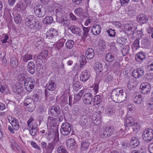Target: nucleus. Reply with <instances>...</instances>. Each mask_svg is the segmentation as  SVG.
Wrapping results in <instances>:
<instances>
[{"instance_id": "e2e57ef3", "label": "nucleus", "mask_w": 153, "mask_h": 153, "mask_svg": "<svg viewBox=\"0 0 153 153\" xmlns=\"http://www.w3.org/2000/svg\"><path fill=\"white\" fill-rule=\"evenodd\" d=\"M117 42L123 45L125 43V40L122 38H118L117 39Z\"/></svg>"}, {"instance_id": "a18cd8bd", "label": "nucleus", "mask_w": 153, "mask_h": 153, "mask_svg": "<svg viewBox=\"0 0 153 153\" xmlns=\"http://www.w3.org/2000/svg\"><path fill=\"white\" fill-rule=\"evenodd\" d=\"M35 105L34 104V102L25 107L26 110L30 112L33 111L35 110Z\"/></svg>"}, {"instance_id": "aec40b11", "label": "nucleus", "mask_w": 153, "mask_h": 153, "mask_svg": "<svg viewBox=\"0 0 153 153\" xmlns=\"http://www.w3.org/2000/svg\"><path fill=\"white\" fill-rule=\"evenodd\" d=\"M124 123L125 127H130L134 123V120L132 117L127 116L124 118Z\"/></svg>"}, {"instance_id": "20e7f679", "label": "nucleus", "mask_w": 153, "mask_h": 153, "mask_svg": "<svg viewBox=\"0 0 153 153\" xmlns=\"http://www.w3.org/2000/svg\"><path fill=\"white\" fill-rule=\"evenodd\" d=\"M24 82L25 89L28 91H31L34 88L35 84L34 79L32 77H27Z\"/></svg>"}, {"instance_id": "bb28decb", "label": "nucleus", "mask_w": 153, "mask_h": 153, "mask_svg": "<svg viewBox=\"0 0 153 153\" xmlns=\"http://www.w3.org/2000/svg\"><path fill=\"white\" fill-rule=\"evenodd\" d=\"M84 91L85 90L82 89L79 91V92L77 94H74V98L73 104L80 100L84 93Z\"/></svg>"}, {"instance_id": "0eeeda50", "label": "nucleus", "mask_w": 153, "mask_h": 153, "mask_svg": "<svg viewBox=\"0 0 153 153\" xmlns=\"http://www.w3.org/2000/svg\"><path fill=\"white\" fill-rule=\"evenodd\" d=\"M45 10L41 4H37L34 8V12L36 15L39 17H42L45 14Z\"/></svg>"}, {"instance_id": "49530a36", "label": "nucleus", "mask_w": 153, "mask_h": 153, "mask_svg": "<svg viewBox=\"0 0 153 153\" xmlns=\"http://www.w3.org/2000/svg\"><path fill=\"white\" fill-rule=\"evenodd\" d=\"M56 119L51 116H49L48 118V122L50 124V126H56Z\"/></svg>"}, {"instance_id": "680f3d73", "label": "nucleus", "mask_w": 153, "mask_h": 153, "mask_svg": "<svg viewBox=\"0 0 153 153\" xmlns=\"http://www.w3.org/2000/svg\"><path fill=\"white\" fill-rule=\"evenodd\" d=\"M107 32L108 33V35L111 37H114L115 36V32L114 30L111 28L107 30Z\"/></svg>"}, {"instance_id": "f03ea898", "label": "nucleus", "mask_w": 153, "mask_h": 153, "mask_svg": "<svg viewBox=\"0 0 153 153\" xmlns=\"http://www.w3.org/2000/svg\"><path fill=\"white\" fill-rule=\"evenodd\" d=\"M111 96L112 100L116 102H121L125 100L127 97L125 91L119 88H116L113 90Z\"/></svg>"}, {"instance_id": "79ce46f5", "label": "nucleus", "mask_w": 153, "mask_h": 153, "mask_svg": "<svg viewBox=\"0 0 153 153\" xmlns=\"http://www.w3.org/2000/svg\"><path fill=\"white\" fill-rule=\"evenodd\" d=\"M74 42L72 40H68L65 43L66 48L69 49H72L74 47Z\"/></svg>"}, {"instance_id": "f8f14e48", "label": "nucleus", "mask_w": 153, "mask_h": 153, "mask_svg": "<svg viewBox=\"0 0 153 153\" xmlns=\"http://www.w3.org/2000/svg\"><path fill=\"white\" fill-rule=\"evenodd\" d=\"M91 77V74L90 72L87 70L82 71L81 73L80 77V80L83 82L84 83L89 80Z\"/></svg>"}, {"instance_id": "c9c22d12", "label": "nucleus", "mask_w": 153, "mask_h": 153, "mask_svg": "<svg viewBox=\"0 0 153 153\" xmlns=\"http://www.w3.org/2000/svg\"><path fill=\"white\" fill-rule=\"evenodd\" d=\"M145 55L144 53L141 51L138 53L135 57L136 61L138 62H140L145 59Z\"/></svg>"}, {"instance_id": "8fccbe9b", "label": "nucleus", "mask_w": 153, "mask_h": 153, "mask_svg": "<svg viewBox=\"0 0 153 153\" xmlns=\"http://www.w3.org/2000/svg\"><path fill=\"white\" fill-rule=\"evenodd\" d=\"M15 7L16 8H20L22 10H25L27 7L24 3L22 1H19L17 3Z\"/></svg>"}, {"instance_id": "4d7b16f0", "label": "nucleus", "mask_w": 153, "mask_h": 153, "mask_svg": "<svg viewBox=\"0 0 153 153\" xmlns=\"http://www.w3.org/2000/svg\"><path fill=\"white\" fill-rule=\"evenodd\" d=\"M34 101L31 99L28 98L26 99L24 101V105L25 107L33 102Z\"/></svg>"}, {"instance_id": "cd10ccee", "label": "nucleus", "mask_w": 153, "mask_h": 153, "mask_svg": "<svg viewBox=\"0 0 153 153\" xmlns=\"http://www.w3.org/2000/svg\"><path fill=\"white\" fill-rule=\"evenodd\" d=\"M48 52L47 50H43L37 56V59H43L45 60L48 57Z\"/></svg>"}, {"instance_id": "c85d7f7f", "label": "nucleus", "mask_w": 153, "mask_h": 153, "mask_svg": "<svg viewBox=\"0 0 153 153\" xmlns=\"http://www.w3.org/2000/svg\"><path fill=\"white\" fill-rule=\"evenodd\" d=\"M73 89L76 91H77L81 88L80 82L78 80L77 78H74L73 80Z\"/></svg>"}, {"instance_id": "6e6d98bb", "label": "nucleus", "mask_w": 153, "mask_h": 153, "mask_svg": "<svg viewBox=\"0 0 153 153\" xmlns=\"http://www.w3.org/2000/svg\"><path fill=\"white\" fill-rule=\"evenodd\" d=\"M79 61L81 65H84L86 63L85 58L83 55H81L80 56Z\"/></svg>"}, {"instance_id": "bf43d9fd", "label": "nucleus", "mask_w": 153, "mask_h": 153, "mask_svg": "<svg viewBox=\"0 0 153 153\" xmlns=\"http://www.w3.org/2000/svg\"><path fill=\"white\" fill-rule=\"evenodd\" d=\"M14 93L19 96H21L23 93V91L21 88H15L14 89Z\"/></svg>"}, {"instance_id": "37998d69", "label": "nucleus", "mask_w": 153, "mask_h": 153, "mask_svg": "<svg viewBox=\"0 0 153 153\" xmlns=\"http://www.w3.org/2000/svg\"><path fill=\"white\" fill-rule=\"evenodd\" d=\"M82 27L83 30V34L82 37L83 39H85L89 35L88 33L90 31V28L88 27H85L82 25Z\"/></svg>"}, {"instance_id": "4be33fe9", "label": "nucleus", "mask_w": 153, "mask_h": 153, "mask_svg": "<svg viewBox=\"0 0 153 153\" xmlns=\"http://www.w3.org/2000/svg\"><path fill=\"white\" fill-rule=\"evenodd\" d=\"M69 29L71 32L76 36H80L81 34V31L79 28L77 26L73 25L69 27Z\"/></svg>"}, {"instance_id": "ea45409f", "label": "nucleus", "mask_w": 153, "mask_h": 153, "mask_svg": "<svg viewBox=\"0 0 153 153\" xmlns=\"http://www.w3.org/2000/svg\"><path fill=\"white\" fill-rule=\"evenodd\" d=\"M33 55L27 53L23 56L21 58V59H22L23 62H27L29 60L32 59Z\"/></svg>"}, {"instance_id": "393cba45", "label": "nucleus", "mask_w": 153, "mask_h": 153, "mask_svg": "<svg viewBox=\"0 0 153 153\" xmlns=\"http://www.w3.org/2000/svg\"><path fill=\"white\" fill-rule=\"evenodd\" d=\"M56 86V84L54 82V80L51 79H50L46 85V87L47 89L51 91L54 90Z\"/></svg>"}, {"instance_id": "7ed1b4c3", "label": "nucleus", "mask_w": 153, "mask_h": 153, "mask_svg": "<svg viewBox=\"0 0 153 153\" xmlns=\"http://www.w3.org/2000/svg\"><path fill=\"white\" fill-rule=\"evenodd\" d=\"M25 22L26 26L31 30H34L37 27L36 22L32 16H28L25 19Z\"/></svg>"}, {"instance_id": "de8ad7c7", "label": "nucleus", "mask_w": 153, "mask_h": 153, "mask_svg": "<svg viewBox=\"0 0 153 153\" xmlns=\"http://www.w3.org/2000/svg\"><path fill=\"white\" fill-rule=\"evenodd\" d=\"M114 59V56L110 53H107L105 56L106 61L108 62H112Z\"/></svg>"}, {"instance_id": "6e6552de", "label": "nucleus", "mask_w": 153, "mask_h": 153, "mask_svg": "<svg viewBox=\"0 0 153 153\" xmlns=\"http://www.w3.org/2000/svg\"><path fill=\"white\" fill-rule=\"evenodd\" d=\"M71 130V127L69 124L65 123L62 125L60 132L63 135L67 136L69 135Z\"/></svg>"}, {"instance_id": "a211bd4d", "label": "nucleus", "mask_w": 153, "mask_h": 153, "mask_svg": "<svg viewBox=\"0 0 153 153\" xmlns=\"http://www.w3.org/2000/svg\"><path fill=\"white\" fill-rule=\"evenodd\" d=\"M28 127L30 134L32 136L35 135L38 130V125L36 123H32L31 126Z\"/></svg>"}, {"instance_id": "a878e982", "label": "nucleus", "mask_w": 153, "mask_h": 153, "mask_svg": "<svg viewBox=\"0 0 153 153\" xmlns=\"http://www.w3.org/2000/svg\"><path fill=\"white\" fill-rule=\"evenodd\" d=\"M101 31V27L100 25H96L91 28V31L94 35H97L100 34Z\"/></svg>"}, {"instance_id": "c03bdc74", "label": "nucleus", "mask_w": 153, "mask_h": 153, "mask_svg": "<svg viewBox=\"0 0 153 153\" xmlns=\"http://www.w3.org/2000/svg\"><path fill=\"white\" fill-rule=\"evenodd\" d=\"M13 16L16 23L17 24H20L22 20L21 15L19 13H17L14 15L13 14Z\"/></svg>"}, {"instance_id": "3c124183", "label": "nucleus", "mask_w": 153, "mask_h": 153, "mask_svg": "<svg viewBox=\"0 0 153 153\" xmlns=\"http://www.w3.org/2000/svg\"><path fill=\"white\" fill-rule=\"evenodd\" d=\"M129 47L127 45L124 46L121 49V52L122 54L125 56L126 55L128 52Z\"/></svg>"}, {"instance_id": "2f4dec72", "label": "nucleus", "mask_w": 153, "mask_h": 153, "mask_svg": "<svg viewBox=\"0 0 153 153\" xmlns=\"http://www.w3.org/2000/svg\"><path fill=\"white\" fill-rule=\"evenodd\" d=\"M18 60L16 57H12L10 59L11 66L13 68H16L18 66Z\"/></svg>"}, {"instance_id": "a19ab883", "label": "nucleus", "mask_w": 153, "mask_h": 153, "mask_svg": "<svg viewBox=\"0 0 153 153\" xmlns=\"http://www.w3.org/2000/svg\"><path fill=\"white\" fill-rule=\"evenodd\" d=\"M86 118V116L85 115H83L80 117V124L83 127H84L87 123L88 121Z\"/></svg>"}, {"instance_id": "9d476101", "label": "nucleus", "mask_w": 153, "mask_h": 153, "mask_svg": "<svg viewBox=\"0 0 153 153\" xmlns=\"http://www.w3.org/2000/svg\"><path fill=\"white\" fill-rule=\"evenodd\" d=\"M45 35L46 39H52L57 36L58 32L55 29L51 28L47 31Z\"/></svg>"}, {"instance_id": "864d4df0", "label": "nucleus", "mask_w": 153, "mask_h": 153, "mask_svg": "<svg viewBox=\"0 0 153 153\" xmlns=\"http://www.w3.org/2000/svg\"><path fill=\"white\" fill-rule=\"evenodd\" d=\"M75 13L78 16H80L83 13V10L81 7H79L74 10Z\"/></svg>"}, {"instance_id": "e433bc0d", "label": "nucleus", "mask_w": 153, "mask_h": 153, "mask_svg": "<svg viewBox=\"0 0 153 153\" xmlns=\"http://www.w3.org/2000/svg\"><path fill=\"white\" fill-rule=\"evenodd\" d=\"M94 69L97 73H100L102 71V65L101 64L97 62L94 64Z\"/></svg>"}, {"instance_id": "6ab92c4d", "label": "nucleus", "mask_w": 153, "mask_h": 153, "mask_svg": "<svg viewBox=\"0 0 153 153\" xmlns=\"http://www.w3.org/2000/svg\"><path fill=\"white\" fill-rule=\"evenodd\" d=\"M11 120H9L8 118V120L11 123V125L14 130H17L19 128V120L15 118H12L10 117Z\"/></svg>"}, {"instance_id": "473e14b6", "label": "nucleus", "mask_w": 153, "mask_h": 153, "mask_svg": "<svg viewBox=\"0 0 153 153\" xmlns=\"http://www.w3.org/2000/svg\"><path fill=\"white\" fill-rule=\"evenodd\" d=\"M27 75L25 72H21L18 74L17 79L20 82L25 81L27 78Z\"/></svg>"}, {"instance_id": "f257e3e1", "label": "nucleus", "mask_w": 153, "mask_h": 153, "mask_svg": "<svg viewBox=\"0 0 153 153\" xmlns=\"http://www.w3.org/2000/svg\"><path fill=\"white\" fill-rule=\"evenodd\" d=\"M54 133V135L49 133L47 137L48 140H51L53 139V140L51 142L47 143L46 142L43 141L41 143L42 149L46 153H52L53 151L56 149L59 146V133L57 128L55 129Z\"/></svg>"}, {"instance_id": "5701e85b", "label": "nucleus", "mask_w": 153, "mask_h": 153, "mask_svg": "<svg viewBox=\"0 0 153 153\" xmlns=\"http://www.w3.org/2000/svg\"><path fill=\"white\" fill-rule=\"evenodd\" d=\"M141 46L144 48H148L150 44V41L147 37H144L141 39Z\"/></svg>"}, {"instance_id": "4c0bfd02", "label": "nucleus", "mask_w": 153, "mask_h": 153, "mask_svg": "<svg viewBox=\"0 0 153 153\" xmlns=\"http://www.w3.org/2000/svg\"><path fill=\"white\" fill-rule=\"evenodd\" d=\"M53 21V19L52 17L47 16L44 19L43 22L44 24L48 25L52 23Z\"/></svg>"}, {"instance_id": "f3484780", "label": "nucleus", "mask_w": 153, "mask_h": 153, "mask_svg": "<svg viewBox=\"0 0 153 153\" xmlns=\"http://www.w3.org/2000/svg\"><path fill=\"white\" fill-rule=\"evenodd\" d=\"M76 142L74 139L69 138L68 139L66 142V145L68 149L70 150L74 149Z\"/></svg>"}, {"instance_id": "2eb2a0df", "label": "nucleus", "mask_w": 153, "mask_h": 153, "mask_svg": "<svg viewBox=\"0 0 153 153\" xmlns=\"http://www.w3.org/2000/svg\"><path fill=\"white\" fill-rule=\"evenodd\" d=\"M114 131V129L111 127H106L104 129L103 133L101 134V136L103 138H106L111 135Z\"/></svg>"}, {"instance_id": "72a5a7b5", "label": "nucleus", "mask_w": 153, "mask_h": 153, "mask_svg": "<svg viewBox=\"0 0 153 153\" xmlns=\"http://www.w3.org/2000/svg\"><path fill=\"white\" fill-rule=\"evenodd\" d=\"M127 84L128 87L130 90L134 89L136 85V83L133 78L130 79Z\"/></svg>"}, {"instance_id": "09e8293b", "label": "nucleus", "mask_w": 153, "mask_h": 153, "mask_svg": "<svg viewBox=\"0 0 153 153\" xmlns=\"http://www.w3.org/2000/svg\"><path fill=\"white\" fill-rule=\"evenodd\" d=\"M134 102L136 104H141L142 101V98L141 96L139 95L136 96L133 99Z\"/></svg>"}, {"instance_id": "b1692460", "label": "nucleus", "mask_w": 153, "mask_h": 153, "mask_svg": "<svg viewBox=\"0 0 153 153\" xmlns=\"http://www.w3.org/2000/svg\"><path fill=\"white\" fill-rule=\"evenodd\" d=\"M35 64L32 61L28 62L27 65V70L30 74L33 75L35 73Z\"/></svg>"}, {"instance_id": "603ef678", "label": "nucleus", "mask_w": 153, "mask_h": 153, "mask_svg": "<svg viewBox=\"0 0 153 153\" xmlns=\"http://www.w3.org/2000/svg\"><path fill=\"white\" fill-rule=\"evenodd\" d=\"M57 152L58 153H68L65 147L62 146H60L58 147Z\"/></svg>"}, {"instance_id": "69168bd1", "label": "nucleus", "mask_w": 153, "mask_h": 153, "mask_svg": "<svg viewBox=\"0 0 153 153\" xmlns=\"http://www.w3.org/2000/svg\"><path fill=\"white\" fill-rule=\"evenodd\" d=\"M125 130L123 128H121L119 130L117 133V135L118 137H122L125 134Z\"/></svg>"}, {"instance_id": "13d9d810", "label": "nucleus", "mask_w": 153, "mask_h": 153, "mask_svg": "<svg viewBox=\"0 0 153 153\" xmlns=\"http://www.w3.org/2000/svg\"><path fill=\"white\" fill-rule=\"evenodd\" d=\"M94 104L98 105L101 101V99L100 96L98 95H96L94 97Z\"/></svg>"}, {"instance_id": "423d86ee", "label": "nucleus", "mask_w": 153, "mask_h": 153, "mask_svg": "<svg viewBox=\"0 0 153 153\" xmlns=\"http://www.w3.org/2000/svg\"><path fill=\"white\" fill-rule=\"evenodd\" d=\"M59 13H57V16H56L57 22L63 26H68L69 25L70 22L68 19L64 15V14L60 15Z\"/></svg>"}, {"instance_id": "338daca9", "label": "nucleus", "mask_w": 153, "mask_h": 153, "mask_svg": "<svg viewBox=\"0 0 153 153\" xmlns=\"http://www.w3.org/2000/svg\"><path fill=\"white\" fill-rule=\"evenodd\" d=\"M130 0H120L121 5L122 6H127L129 4Z\"/></svg>"}, {"instance_id": "4468645a", "label": "nucleus", "mask_w": 153, "mask_h": 153, "mask_svg": "<svg viewBox=\"0 0 153 153\" xmlns=\"http://www.w3.org/2000/svg\"><path fill=\"white\" fill-rule=\"evenodd\" d=\"M61 112V109L58 105L53 106L51 107L49 111V114L54 117L58 116Z\"/></svg>"}, {"instance_id": "9b49d317", "label": "nucleus", "mask_w": 153, "mask_h": 153, "mask_svg": "<svg viewBox=\"0 0 153 153\" xmlns=\"http://www.w3.org/2000/svg\"><path fill=\"white\" fill-rule=\"evenodd\" d=\"M90 144V141L88 140H82L81 143L80 151L82 153H85L88 150Z\"/></svg>"}, {"instance_id": "f704fd0d", "label": "nucleus", "mask_w": 153, "mask_h": 153, "mask_svg": "<svg viewBox=\"0 0 153 153\" xmlns=\"http://www.w3.org/2000/svg\"><path fill=\"white\" fill-rule=\"evenodd\" d=\"M121 147L120 150L123 152H126L127 149L129 148L128 143L126 141H122L121 143Z\"/></svg>"}, {"instance_id": "052dcab7", "label": "nucleus", "mask_w": 153, "mask_h": 153, "mask_svg": "<svg viewBox=\"0 0 153 153\" xmlns=\"http://www.w3.org/2000/svg\"><path fill=\"white\" fill-rule=\"evenodd\" d=\"M56 16H57V13H59L60 15H62L64 14V12L62 10V6H60L58 8H57L56 10Z\"/></svg>"}, {"instance_id": "412c9836", "label": "nucleus", "mask_w": 153, "mask_h": 153, "mask_svg": "<svg viewBox=\"0 0 153 153\" xmlns=\"http://www.w3.org/2000/svg\"><path fill=\"white\" fill-rule=\"evenodd\" d=\"M117 107L118 106L116 105H113L107 107L105 109V112L109 115L114 114L117 111Z\"/></svg>"}, {"instance_id": "58836bf2", "label": "nucleus", "mask_w": 153, "mask_h": 153, "mask_svg": "<svg viewBox=\"0 0 153 153\" xmlns=\"http://www.w3.org/2000/svg\"><path fill=\"white\" fill-rule=\"evenodd\" d=\"M1 41L0 44H2L6 43H8V40L9 39V37L8 35L6 34H3L1 36Z\"/></svg>"}, {"instance_id": "39448f33", "label": "nucleus", "mask_w": 153, "mask_h": 153, "mask_svg": "<svg viewBox=\"0 0 153 153\" xmlns=\"http://www.w3.org/2000/svg\"><path fill=\"white\" fill-rule=\"evenodd\" d=\"M142 138L147 142L151 141L153 139V130L149 128L144 130L142 134Z\"/></svg>"}, {"instance_id": "c756f323", "label": "nucleus", "mask_w": 153, "mask_h": 153, "mask_svg": "<svg viewBox=\"0 0 153 153\" xmlns=\"http://www.w3.org/2000/svg\"><path fill=\"white\" fill-rule=\"evenodd\" d=\"M139 141L137 137H133L131 138L130 145L132 148H135L139 145Z\"/></svg>"}, {"instance_id": "1a4fd4ad", "label": "nucleus", "mask_w": 153, "mask_h": 153, "mask_svg": "<svg viewBox=\"0 0 153 153\" xmlns=\"http://www.w3.org/2000/svg\"><path fill=\"white\" fill-rule=\"evenodd\" d=\"M150 85L147 82L143 83L140 86V91L143 94H145L149 93L151 90Z\"/></svg>"}, {"instance_id": "0e129e2a", "label": "nucleus", "mask_w": 153, "mask_h": 153, "mask_svg": "<svg viewBox=\"0 0 153 153\" xmlns=\"http://www.w3.org/2000/svg\"><path fill=\"white\" fill-rule=\"evenodd\" d=\"M132 126L133 130L134 131H136V130L139 129L140 128V124L139 123H134Z\"/></svg>"}, {"instance_id": "7c9ffc66", "label": "nucleus", "mask_w": 153, "mask_h": 153, "mask_svg": "<svg viewBox=\"0 0 153 153\" xmlns=\"http://www.w3.org/2000/svg\"><path fill=\"white\" fill-rule=\"evenodd\" d=\"M85 55L87 59H92L94 57V55L93 50L91 48H88L86 51Z\"/></svg>"}, {"instance_id": "774afa93", "label": "nucleus", "mask_w": 153, "mask_h": 153, "mask_svg": "<svg viewBox=\"0 0 153 153\" xmlns=\"http://www.w3.org/2000/svg\"><path fill=\"white\" fill-rule=\"evenodd\" d=\"M148 109L150 110H153V98L152 101L149 102L147 105Z\"/></svg>"}, {"instance_id": "dca6fc26", "label": "nucleus", "mask_w": 153, "mask_h": 153, "mask_svg": "<svg viewBox=\"0 0 153 153\" xmlns=\"http://www.w3.org/2000/svg\"><path fill=\"white\" fill-rule=\"evenodd\" d=\"M137 19L139 23L143 24L148 22L149 17L144 14H140L137 16Z\"/></svg>"}, {"instance_id": "ddd939ff", "label": "nucleus", "mask_w": 153, "mask_h": 153, "mask_svg": "<svg viewBox=\"0 0 153 153\" xmlns=\"http://www.w3.org/2000/svg\"><path fill=\"white\" fill-rule=\"evenodd\" d=\"M93 98V94L90 93H85L82 96V100L84 103L87 105L91 104Z\"/></svg>"}, {"instance_id": "5fc2aeb1", "label": "nucleus", "mask_w": 153, "mask_h": 153, "mask_svg": "<svg viewBox=\"0 0 153 153\" xmlns=\"http://www.w3.org/2000/svg\"><path fill=\"white\" fill-rule=\"evenodd\" d=\"M139 47V39H137L134 42L132 45V48L133 49H135V50H136Z\"/></svg>"}]
</instances>
